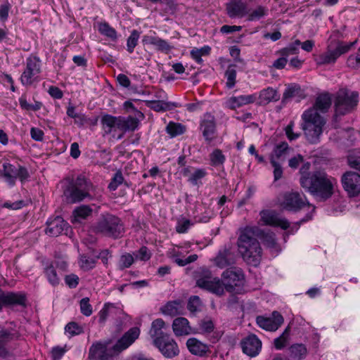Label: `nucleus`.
Listing matches in <instances>:
<instances>
[{
	"mask_svg": "<svg viewBox=\"0 0 360 360\" xmlns=\"http://www.w3.org/2000/svg\"><path fill=\"white\" fill-rule=\"evenodd\" d=\"M148 106L157 112H164L177 108L179 105L176 103L165 102L163 101H150L148 102Z\"/></svg>",
	"mask_w": 360,
	"mask_h": 360,
	"instance_id": "34",
	"label": "nucleus"
},
{
	"mask_svg": "<svg viewBox=\"0 0 360 360\" xmlns=\"http://www.w3.org/2000/svg\"><path fill=\"white\" fill-rule=\"evenodd\" d=\"M172 329L176 336H186L195 333L189 324L187 319L184 317L176 318L172 323Z\"/></svg>",
	"mask_w": 360,
	"mask_h": 360,
	"instance_id": "22",
	"label": "nucleus"
},
{
	"mask_svg": "<svg viewBox=\"0 0 360 360\" xmlns=\"http://www.w3.org/2000/svg\"><path fill=\"white\" fill-rule=\"evenodd\" d=\"M165 326V323L162 319H157L152 322L150 334L153 340L164 335H168V334L162 331V328H164Z\"/></svg>",
	"mask_w": 360,
	"mask_h": 360,
	"instance_id": "35",
	"label": "nucleus"
},
{
	"mask_svg": "<svg viewBox=\"0 0 360 360\" xmlns=\"http://www.w3.org/2000/svg\"><path fill=\"white\" fill-rule=\"evenodd\" d=\"M46 276L51 285H56L59 283V278L57 276L56 270L52 266L46 268Z\"/></svg>",
	"mask_w": 360,
	"mask_h": 360,
	"instance_id": "60",
	"label": "nucleus"
},
{
	"mask_svg": "<svg viewBox=\"0 0 360 360\" xmlns=\"http://www.w3.org/2000/svg\"><path fill=\"white\" fill-rule=\"evenodd\" d=\"M80 310L82 314L86 316H89L92 314V307L88 297H84L80 300Z\"/></svg>",
	"mask_w": 360,
	"mask_h": 360,
	"instance_id": "57",
	"label": "nucleus"
},
{
	"mask_svg": "<svg viewBox=\"0 0 360 360\" xmlns=\"http://www.w3.org/2000/svg\"><path fill=\"white\" fill-rule=\"evenodd\" d=\"M311 163L309 162H306L302 165L301 168L300 169V177L299 181L300 186H302V181L304 178H309L311 176H312L311 174H313V172L309 171Z\"/></svg>",
	"mask_w": 360,
	"mask_h": 360,
	"instance_id": "58",
	"label": "nucleus"
},
{
	"mask_svg": "<svg viewBox=\"0 0 360 360\" xmlns=\"http://www.w3.org/2000/svg\"><path fill=\"white\" fill-rule=\"evenodd\" d=\"M191 224H192L189 219L179 221L176 226V230L179 233H184L187 232Z\"/></svg>",
	"mask_w": 360,
	"mask_h": 360,
	"instance_id": "63",
	"label": "nucleus"
},
{
	"mask_svg": "<svg viewBox=\"0 0 360 360\" xmlns=\"http://www.w3.org/2000/svg\"><path fill=\"white\" fill-rule=\"evenodd\" d=\"M243 352L250 356H257L262 348V342L256 335L251 334L241 341Z\"/></svg>",
	"mask_w": 360,
	"mask_h": 360,
	"instance_id": "17",
	"label": "nucleus"
},
{
	"mask_svg": "<svg viewBox=\"0 0 360 360\" xmlns=\"http://www.w3.org/2000/svg\"><path fill=\"white\" fill-rule=\"evenodd\" d=\"M92 213V209L88 205H82L75 208L72 212L71 221L72 223L81 222L86 219Z\"/></svg>",
	"mask_w": 360,
	"mask_h": 360,
	"instance_id": "32",
	"label": "nucleus"
},
{
	"mask_svg": "<svg viewBox=\"0 0 360 360\" xmlns=\"http://www.w3.org/2000/svg\"><path fill=\"white\" fill-rule=\"evenodd\" d=\"M135 256L137 259L146 262L150 259L152 254L147 247L142 246L136 252Z\"/></svg>",
	"mask_w": 360,
	"mask_h": 360,
	"instance_id": "56",
	"label": "nucleus"
},
{
	"mask_svg": "<svg viewBox=\"0 0 360 360\" xmlns=\"http://www.w3.org/2000/svg\"><path fill=\"white\" fill-rule=\"evenodd\" d=\"M258 231L256 227H247L238 239V251L243 259L255 266L259 264L262 258V248L255 237Z\"/></svg>",
	"mask_w": 360,
	"mask_h": 360,
	"instance_id": "3",
	"label": "nucleus"
},
{
	"mask_svg": "<svg viewBox=\"0 0 360 360\" xmlns=\"http://www.w3.org/2000/svg\"><path fill=\"white\" fill-rule=\"evenodd\" d=\"M25 297L22 294L7 292L0 290V310L4 305H24Z\"/></svg>",
	"mask_w": 360,
	"mask_h": 360,
	"instance_id": "25",
	"label": "nucleus"
},
{
	"mask_svg": "<svg viewBox=\"0 0 360 360\" xmlns=\"http://www.w3.org/2000/svg\"><path fill=\"white\" fill-rule=\"evenodd\" d=\"M198 259V255L194 254L188 256L186 259L175 257L174 262L179 266H184L190 263L195 262Z\"/></svg>",
	"mask_w": 360,
	"mask_h": 360,
	"instance_id": "62",
	"label": "nucleus"
},
{
	"mask_svg": "<svg viewBox=\"0 0 360 360\" xmlns=\"http://www.w3.org/2000/svg\"><path fill=\"white\" fill-rule=\"evenodd\" d=\"M98 30L101 34L113 41H115L117 39L116 30L106 22L98 23Z\"/></svg>",
	"mask_w": 360,
	"mask_h": 360,
	"instance_id": "37",
	"label": "nucleus"
},
{
	"mask_svg": "<svg viewBox=\"0 0 360 360\" xmlns=\"http://www.w3.org/2000/svg\"><path fill=\"white\" fill-rule=\"evenodd\" d=\"M124 226L121 219L110 214L102 215L94 226V231L113 238L121 237L124 233Z\"/></svg>",
	"mask_w": 360,
	"mask_h": 360,
	"instance_id": "5",
	"label": "nucleus"
},
{
	"mask_svg": "<svg viewBox=\"0 0 360 360\" xmlns=\"http://www.w3.org/2000/svg\"><path fill=\"white\" fill-rule=\"evenodd\" d=\"M352 44V43L346 44L340 41H335L334 44L330 42L328 46L327 51L318 56L317 63L319 65L334 63L338 57L349 51Z\"/></svg>",
	"mask_w": 360,
	"mask_h": 360,
	"instance_id": "10",
	"label": "nucleus"
},
{
	"mask_svg": "<svg viewBox=\"0 0 360 360\" xmlns=\"http://www.w3.org/2000/svg\"><path fill=\"white\" fill-rule=\"evenodd\" d=\"M268 13V9L263 6H258L255 9L252 11L248 16V20L255 21L266 16Z\"/></svg>",
	"mask_w": 360,
	"mask_h": 360,
	"instance_id": "42",
	"label": "nucleus"
},
{
	"mask_svg": "<svg viewBox=\"0 0 360 360\" xmlns=\"http://www.w3.org/2000/svg\"><path fill=\"white\" fill-rule=\"evenodd\" d=\"M210 52V48L208 46H205L200 49L194 48L191 51V58L198 64L202 63V56H207Z\"/></svg>",
	"mask_w": 360,
	"mask_h": 360,
	"instance_id": "40",
	"label": "nucleus"
},
{
	"mask_svg": "<svg viewBox=\"0 0 360 360\" xmlns=\"http://www.w3.org/2000/svg\"><path fill=\"white\" fill-rule=\"evenodd\" d=\"M186 347L188 351L193 355L205 356L210 352V347L195 338H191L186 341Z\"/></svg>",
	"mask_w": 360,
	"mask_h": 360,
	"instance_id": "23",
	"label": "nucleus"
},
{
	"mask_svg": "<svg viewBox=\"0 0 360 360\" xmlns=\"http://www.w3.org/2000/svg\"><path fill=\"white\" fill-rule=\"evenodd\" d=\"M214 264L221 268H225L235 263L233 254L228 249L220 250L214 259Z\"/></svg>",
	"mask_w": 360,
	"mask_h": 360,
	"instance_id": "26",
	"label": "nucleus"
},
{
	"mask_svg": "<svg viewBox=\"0 0 360 360\" xmlns=\"http://www.w3.org/2000/svg\"><path fill=\"white\" fill-rule=\"evenodd\" d=\"M210 164L213 167L222 166L226 160V157L220 149H214L210 155Z\"/></svg>",
	"mask_w": 360,
	"mask_h": 360,
	"instance_id": "39",
	"label": "nucleus"
},
{
	"mask_svg": "<svg viewBox=\"0 0 360 360\" xmlns=\"http://www.w3.org/2000/svg\"><path fill=\"white\" fill-rule=\"evenodd\" d=\"M79 277L74 274H70L65 277V284L70 288H75L79 284Z\"/></svg>",
	"mask_w": 360,
	"mask_h": 360,
	"instance_id": "61",
	"label": "nucleus"
},
{
	"mask_svg": "<svg viewBox=\"0 0 360 360\" xmlns=\"http://www.w3.org/2000/svg\"><path fill=\"white\" fill-rule=\"evenodd\" d=\"M124 181V177L120 171H117L114 176L112 177L110 183L108 185V188L110 191H115L117 187L122 184Z\"/></svg>",
	"mask_w": 360,
	"mask_h": 360,
	"instance_id": "52",
	"label": "nucleus"
},
{
	"mask_svg": "<svg viewBox=\"0 0 360 360\" xmlns=\"http://www.w3.org/2000/svg\"><path fill=\"white\" fill-rule=\"evenodd\" d=\"M140 37V32L136 30H133L131 32L129 37L127 40V51L130 53L134 52V48L138 44V41Z\"/></svg>",
	"mask_w": 360,
	"mask_h": 360,
	"instance_id": "44",
	"label": "nucleus"
},
{
	"mask_svg": "<svg viewBox=\"0 0 360 360\" xmlns=\"http://www.w3.org/2000/svg\"><path fill=\"white\" fill-rule=\"evenodd\" d=\"M331 105V98L328 94H321L316 99L313 108L304 112L302 115L303 122L301 128L304 132L307 141L311 143H317L323 132L325 120L318 110L326 112Z\"/></svg>",
	"mask_w": 360,
	"mask_h": 360,
	"instance_id": "1",
	"label": "nucleus"
},
{
	"mask_svg": "<svg viewBox=\"0 0 360 360\" xmlns=\"http://www.w3.org/2000/svg\"><path fill=\"white\" fill-rule=\"evenodd\" d=\"M226 10L231 18H241L248 13L247 4L241 0H231L226 4Z\"/></svg>",
	"mask_w": 360,
	"mask_h": 360,
	"instance_id": "18",
	"label": "nucleus"
},
{
	"mask_svg": "<svg viewBox=\"0 0 360 360\" xmlns=\"http://www.w3.org/2000/svg\"><path fill=\"white\" fill-rule=\"evenodd\" d=\"M200 130L202 132L205 141L210 143L216 138L217 126L214 115L210 112L203 115L200 122Z\"/></svg>",
	"mask_w": 360,
	"mask_h": 360,
	"instance_id": "13",
	"label": "nucleus"
},
{
	"mask_svg": "<svg viewBox=\"0 0 360 360\" xmlns=\"http://www.w3.org/2000/svg\"><path fill=\"white\" fill-rule=\"evenodd\" d=\"M221 285L229 292H239L245 283V275L240 268L233 266L226 269L221 274Z\"/></svg>",
	"mask_w": 360,
	"mask_h": 360,
	"instance_id": "7",
	"label": "nucleus"
},
{
	"mask_svg": "<svg viewBox=\"0 0 360 360\" xmlns=\"http://www.w3.org/2000/svg\"><path fill=\"white\" fill-rule=\"evenodd\" d=\"M142 43L145 44L153 45L158 51L169 53L173 49L167 41L156 36L144 35L142 38Z\"/></svg>",
	"mask_w": 360,
	"mask_h": 360,
	"instance_id": "21",
	"label": "nucleus"
},
{
	"mask_svg": "<svg viewBox=\"0 0 360 360\" xmlns=\"http://www.w3.org/2000/svg\"><path fill=\"white\" fill-rule=\"evenodd\" d=\"M305 206L311 207V212L307 213L306 217L300 220V223L306 222L312 218V212L315 210V207L309 204L306 198H302L301 195L297 192L286 193L284 195V200L283 207L289 211L297 212Z\"/></svg>",
	"mask_w": 360,
	"mask_h": 360,
	"instance_id": "9",
	"label": "nucleus"
},
{
	"mask_svg": "<svg viewBox=\"0 0 360 360\" xmlns=\"http://www.w3.org/2000/svg\"><path fill=\"white\" fill-rule=\"evenodd\" d=\"M139 122L140 121L137 117L132 116L124 117L120 116V124H118V129L123 131H134L138 128Z\"/></svg>",
	"mask_w": 360,
	"mask_h": 360,
	"instance_id": "29",
	"label": "nucleus"
},
{
	"mask_svg": "<svg viewBox=\"0 0 360 360\" xmlns=\"http://www.w3.org/2000/svg\"><path fill=\"white\" fill-rule=\"evenodd\" d=\"M40 73V61L37 58H29L26 68L20 77L21 83L25 86L32 84L38 81Z\"/></svg>",
	"mask_w": 360,
	"mask_h": 360,
	"instance_id": "12",
	"label": "nucleus"
},
{
	"mask_svg": "<svg viewBox=\"0 0 360 360\" xmlns=\"http://www.w3.org/2000/svg\"><path fill=\"white\" fill-rule=\"evenodd\" d=\"M199 329L202 334H210L214 331V323L212 319L205 318L200 321Z\"/></svg>",
	"mask_w": 360,
	"mask_h": 360,
	"instance_id": "46",
	"label": "nucleus"
},
{
	"mask_svg": "<svg viewBox=\"0 0 360 360\" xmlns=\"http://www.w3.org/2000/svg\"><path fill=\"white\" fill-rule=\"evenodd\" d=\"M101 122L105 133L110 134L112 132L114 127H117L118 129L120 116L115 117L111 115L106 114L101 117Z\"/></svg>",
	"mask_w": 360,
	"mask_h": 360,
	"instance_id": "33",
	"label": "nucleus"
},
{
	"mask_svg": "<svg viewBox=\"0 0 360 360\" xmlns=\"http://www.w3.org/2000/svg\"><path fill=\"white\" fill-rule=\"evenodd\" d=\"M105 346L101 343L93 345L89 349L90 356L94 358H98L101 360H105Z\"/></svg>",
	"mask_w": 360,
	"mask_h": 360,
	"instance_id": "45",
	"label": "nucleus"
},
{
	"mask_svg": "<svg viewBox=\"0 0 360 360\" xmlns=\"http://www.w3.org/2000/svg\"><path fill=\"white\" fill-rule=\"evenodd\" d=\"M236 73L235 65L228 66L225 72V77L226 78V86L229 89L233 88L236 83Z\"/></svg>",
	"mask_w": 360,
	"mask_h": 360,
	"instance_id": "38",
	"label": "nucleus"
},
{
	"mask_svg": "<svg viewBox=\"0 0 360 360\" xmlns=\"http://www.w3.org/2000/svg\"><path fill=\"white\" fill-rule=\"evenodd\" d=\"M140 335V330L137 327L130 328L127 331L122 337L117 340L116 344L113 346V350L115 352H120L131 345H132L135 340L139 338Z\"/></svg>",
	"mask_w": 360,
	"mask_h": 360,
	"instance_id": "16",
	"label": "nucleus"
},
{
	"mask_svg": "<svg viewBox=\"0 0 360 360\" xmlns=\"http://www.w3.org/2000/svg\"><path fill=\"white\" fill-rule=\"evenodd\" d=\"M257 96L255 94L240 95L238 96H231L226 99L224 105L231 110L243 107L245 105L251 104L255 102Z\"/></svg>",
	"mask_w": 360,
	"mask_h": 360,
	"instance_id": "19",
	"label": "nucleus"
},
{
	"mask_svg": "<svg viewBox=\"0 0 360 360\" xmlns=\"http://www.w3.org/2000/svg\"><path fill=\"white\" fill-rule=\"evenodd\" d=\"M66 346L59 347L56 346L52 348L51 351V356L53 360H60L62 356L67 352Z\"/></svg>",
	"mask_w": 360,
	"mask_h": 360,
	"instance_id": "59",
	"label": "nucleus"
},
{
	"mask_svg": "<svg viewBox=\"0 0 360 360\" xmlns=\"http://www.w3.org/2000/svg\"><path fill=\"white\" fill-rule=\"evenodd\" d=\"M306 97L305 92L300 84L291 83L286 85V88L283 94V102H287L292 98H296L297 101Z\"/></svg>",
	"mask_w": 360,
	"mask_h": 360,
	"instance_id": "24",
	"label": "nucleus"
},
{
	"mask_svg": "<svg viewBox=\"0 0 360 360\" xmlns=\"http://www.w3.org/2000/svg\"><path fill=\"white\" fill-rule=\"evenodd\" d=\"M153 344L166 358L172 359L179 354L176 342L169 335L154 339Z\"/></svg>",
	"mask_w": 360,
	"mask_h": 360,
	"instance_id": "11",
	"label": "nucleus"
},
{
	"mask_svg": "<svg viewBox=\"0 0 360 360\" xmlns=\"http://www.w3.org/2000/svg\"><path fill=\"white\" fill-rule=\"evenodd\" d=\"M290 352L293 357L298 359H304L307 353L306 347L302 344H294L291 345Z\"/></svg>",
	"mask_w": 360,
	"mask_h": 360,
	"instance_id": "43",
	"label": "nucleus"
},
{
	"mask_svg": "<svg viewBox=\"0 0 360 360\" xmlns=\"http://www.w3.org/2000/svg\"><path fill=\"white\" fill-rule=\"evenodd\" d=\"M134 262V257L130 253H124L121 255L119 262L118 267L122 270L127 268H129Z\"/></svg>",
	"mask_w": 360,
	"mask_h": 360,
	"instance_id": "49",
	"label": "nucleus"
},
{
	"mask_svg": "<svg viewBox=\"0 0 360 360\" xmlns=\"http://www.w3.org/2000/svg\"><path fill=\"white\" fill-rule=\"evenodd\" d=\"M290 327L288 326L282 333V334L274 340V345L275 348L279 350L284 348L288 343Z\"/></svg>",
	"mask_w": 360,
	"mask_h": 360,
	"instance_id": "41",
	"label": "nucleus"
},
{
	"mask_svg": "<svg viewBox=\"0 0 360 360\" xmlns=\"http://www.w3.org/2000/svg\"><path fill=\"white\" fill-rule=\"evenodd\" d=\"M261 220L265 225L278 226L285 230L289 227V222L283 218L279 217L275 212L266 210L261 212Z\"/></svg>",
	"mask_w": 360,
	"mask_h": 360,
	"instance_id": "20",
	"label": "nucleus"
},
{
	"mask_svg": "<svg viewBox=\"0 0 360 360\" xmlns=\"http://www.w3.org/2000/svg\"><path fill=\"white\" fill-rule=\"evenodd\" d=\"M1 177L10 186H13L17 179L16 167L9 162H4L0 169Z\"/></svg>",
	"mask_w": 360,
	"mask_h": 360,
	"instance_id": "28",
	"label": "nucleus"
},
{
	"mask_svg": "<svg viewBox=\"0 0 360 360\" xmlns=\"http://www.w3.org/2000/svg\"><path fill=\"white\" fill-rule=\"evenodd\" d=\"M294 125H295L294 121H290V123L285 128V135H286L287 138L288 139V140H290V141L296 140L301 135V134L300 132H294V131H293Z\"/></svg>",
	"mask_w": 360,
	"mask_h": 360,
	"instance_id": "54",
	"label": "nucleus"
},
{
	"mask_svg": "<svg viewBox=\"0 0 360 360\" xmlns=\"http://www.w3.org/2000/svg\"><path fill=\"white\" fill-rule=\"evenodd\" d=\"M359 93L347 89H340L335 97V113L344 115L352 112L359 103Z\"/></svg>",
	"mask_w": 360,
	"mask_h": 360,
	"instance_id": "6",
	"label": "nucleus"
},
{
	"mask_svg": "<svg viewBox=\"0 0 360 360\" xmlns=\"http://www.w3.org/2000/svg\"><path fill=\"white\" fill-rule=\"evenodd\" d=\"M207 175V172L205 169L198 168L190 175L188 181L193 185H198L200 181Z\"/></svg>",
	"mask_w": 360,
	"mask_h": 360,
	"instance_id": "47",
	"label": "nucleus"
},
{
	"mask_svg": "<svg viewBox=\"0 0 360 360\" xmlns=\"http://www.w3.org/2000/svg\"><path fill=\"white\" fill-rule=\"evenodd\" d=\"M311 175L302 179L301 187L320 201L329 199L334 193L336 179L322 169L313 171Z\"/></svg>",
	"mask_w": 360,
	"mask_h": 360,
	"instance_id": "2",
	"label": "nucleus"
},
{
	"mask_svg": "<svg viewBox=\"0 0 360 360\" xmlns=\"http://www.w3.org/2000/svg\"><path fill=\"white\" fill-rule=\"evenodd\" d=\"M270 162L272 167H274V180L277 181L280 179L283 175V169L281 167V163H279L276 160H275L274 157H271Z\"/></svg>",
	"mask_w": 360,
	"mask_h": 360,
	"instance_id": "55",
	"label": "nucleus"
},
{
	"mask_svg": "<svg viewBox=\"0 0 360 360\" xmlns=\"http://www.w3.org/2000/svg\"><path fill=\"white\" fill-rule=\"evenodd\" d=\"M161 311L165 315L173 317L182 314L184 307L179 301L169 302L161 308Z\"/></svg>",
	"mask_w": 360,
	"mask_h": 360,
	"instance_id": "30",
	"label": "nucleus"
},
{
	"mask_svg": "<svg viewBox=\"0 0 360 360\" xmlns=\"http://www.w3.org/2000/svg\"><path fill=\"white\" fill-rule=\"evenodd\" d=\"M96 263V259L89 257L84 255H81L79 257V266L85 271L92 269L95 266Z\"/></svg>",
	"mask_w": 360,
	"mask_h": 360,
	"instance_id": "50",
	"label": "nucleus"
},
{
	"mask_svg": "<svg viewBox=\"0 0 360 360\" xmlns=\"http://www.w3.org/2000/svg\"><path fill=\"white\" fill-rule=\"evenodd\" d=\"M342 187L349 196L354 197L360 193V175L354 172H347L341 179Z\"/></svg>",
	"mask_w": 360,
	"mask_h": 360,
	"instance_id": "14",
	"label": "nucleus"
},
{
	"mask_svg": "<svg viewBox=\"0 0 360 360\" xmlns=\"http://www.w3.org/2000/svg\"><path fill=\"white\" fill-rule=\"evenodd\" d=\"M290 150V147L287 142H281L276 145L274 149L273 154L271 157H274V159H281L286 152Z\"/></svg>",
	"mask_w": 360,
	"mask_h": 360,
	"instance_id": "48",
	"label": "nucleus"
},
{
	"mask_svg": "<svg viewBox=\"0 0 360 360\" xmlns=\"http://www.w3.org/2000/svg\"><path fill=\"white\" fill-rule=\"evenodd\" d=\"M68 226V224L60 217H56L51 221H46V234L57 236Z\"/></svg>",
	"mask_w": 360,
	"mask_h": 360,
	"instance_id": "27",
	"label": "nucleus"
},
{
	"mask_svg": "<svg viewBox=\"0 0 360 360\" xmlns=\"http://www.w3.org/2000/svg\"><path fill=\"white\" fill-rule=\"evenodd\" d=\"M186 127L181 123L170 122L166 127V131L171 137H176L185 133Z\"/></svg>",
	"mask_w": 360,
	"mask_h": 360,
	"instance_id": "36",
	"label": "nucleus"
},
{
	"mask_svg": "<svg viewBox=\"0 0 360 360\" xmlns=\"http://www.w3.org/2000/svg\"><path fill=\"white\" fill-rule=\"evenodd\" d=\"M196 285L218 296L223 295L221 280L214 277L210 270L201 267L195 271Z\"/></svg>",
	"mask_w": 360,
	"mask_h": 360,
	"instance_id": "8",
	"label": "nucleus"
},
{
	"mask_svg": "<svg viewBox=\"0 0 360 360\" xmlns=\"http://www.w3.org/2000/svg\"><path fill=\"white\" fill-rule=\"evenodd\" d=\"M94 186L84 176L79 175L75 179L68 181L63 191L68 202L77 203L86 198L91 199Z\"/></svg>",
	"mask_w": 360,
	"mask_h": 360,
	"instance_id": "4",
	"label": "nucleus"
},
{
	"mask_svg": "<svg viewBox=\"0 0 360 360\" xmlns=\"http://www.w3.org/2000/svg\"><path fill=\"white\" fill-rule=\"evenodd\" d=\"M48 93L51 97L56 99H60L63 97V91L57 86H51L48 89Z\"/></svg>",
	"mask_w": 360,
	"mask_h": 360,
	"instance_id": "64",
	"label": "nucleus"
},
{
	"mask_svg": "<svg viewBox=\"0 0 360 360\" xmlns=\"http://www.w3.org/2000/svg\"><path fill=\"white\" fill-rule=\"evenodd\" d=\"M259 98L261 103L267 104L278 101L280 95L276 89L272 87H268L259 92Z\"/></svg>",
	"mask_w": 360,
	"mask_h": 360,
	"instance_id": "31",
	"label": "nucleus"
},
{
	"mask_svg": "<svg viewBox=\"0 0 360 360\" xmlns=\"http://www.w3.org/2000/svg\"><path fill=\"white\" fill-rule=\"evenodd\" d=\"M256 322L264 330L276 331L283 323V317L279 312L274 311L269 317L258 316Z\"/></svg>",
	"mask_w": 360,
	"mask_h": 360,
	"instance_id": "15",
	"label": "nucleus"
},
{
	"mask_svg": "<svg viewBox=\"0 0 360 360\" xmlns=\"http://www.w3.org/2000/svg\"><path fill=\"white\" fill-rule=\"evenodd\" d=\"M201 301L198 296L194 295L189 298L187 308L191 312L194 313L199 311Z\"/></svg>",
	"mask_w": 360,
	"mask_h": 360,
	"instance_id": "51",
	"label": "nucleus"
},
{
	"mask_svg": "<svg viewBox=\"0 0 360 360\" xmlns=\"http://www.w3.org/2000/svg\"><path fill=\"white\" fill-rule=\"evenodd\" d=\"M65 332L70 335H79L83 333V328L75 322H70L68 323L65 328Z\"/></svg>",
	"mask_w": 360,
	"mask_h": 360,
	"instance_id": "53",
	"label": "nucleus"
}]
</instances>
